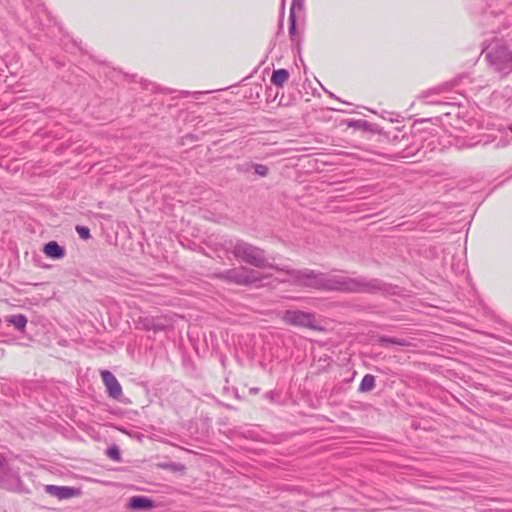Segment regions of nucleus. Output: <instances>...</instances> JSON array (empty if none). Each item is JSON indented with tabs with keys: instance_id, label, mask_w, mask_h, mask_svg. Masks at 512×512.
Instances as JSON below:
<instances>
[{
	"instance_id": "nucleus-29",
	"label": "nucleus",
	"mask_w": 512,
	"mask_h": 512,
	"mask_svg": "<svg viewBox=\"0 0 512 512\" xmlns=\"http://www.w3.org/2000/svg\"><path fill=\"white\" fill-rule=\"evenodd\" d=\"M508 129L510 130V132L512 133V124L508 127Z\"/></svg>"
},
{
	"instance_id": "nucleus-18",
	"label": "nucleus",
	"mask_w": 512,
	"mask_h": 512,
	"mask_svg": "<svg viewBox=\"0 0 512 512\" xmlns=\"http://www.w3.org/2000/svg\"><path fill=\"white\" fill-rule=\"evenodd\" d=\"M106 455L116 461V462H120L121 461V452H120V449L117 445H113L111 447H109L106 451Z\"/></svg>"
},
{
	"instance_id": "nucleus-19",
	"label": "nucleus",
	"mask_w": 512,
	"mask_h": 512,
	"mask_svg": "<svg viewBox=\"0 0 512 512\" xmlns=\"http://www.w3.org/2000/svg\"><path fill=\"white\" fill-rule=\"evenodd\" d=\"M305 0H292L289 15L303 12Z\"/></svg>"
},
{
	"instance_id": "nucleus-13",
	"label": "nucleus",
	"mask_w": 512,
	"mask_h": 512,
	"mask_svg": "<svg viewBox=\"0 0 512 512\" xmlns=\"http://www.w3.org/2000/svg\"><path fill=\"white\" fill-rule=\"evenodd\" d=\"M289 72L284 68L274 70L271 76V83L277 87H282L289 79Z\"/></svg>"
},
{
	"instance_id": "nucleus-1",
	"label": "nucleus",
	"mask_w": 512,
	"mask_h": 512,
	"mask_svg": "<svg viewBox=\"0 0 512 512\" xmlns=\"http://www.w3.org/2000/svg\"><path fill=\"white\" fill-rule=\"evenodd\" d=\"M287 274L299 285L317 290L341 293L386 292L387 284L377 278L350 277L343 274L322 273L310 269H288Z\"/></svg>"
},
{
	"instance_id": "nucleus-5",
	"label": "nucleus",
	"mask_w": 512,
	"mask_h": 512,
	"mask_svg": "<svg viewBox=\"0 0 512 512\" xmlns=\"http://www.w3.org/2000/svg\"><path fill=\"white\" fill-rule=\"evenodd\" d=\"M212 278L228 284L250 285L260 280L257 273L247 267L240 266L212 274Z\"/></svg>"
},
{
	"instance_id": "nucleus-3",
	"label": "nucleus",
	"mask_w": 512,
	"mask_h": 512,
	"mask_svg": "<svg viewBox=\"0 0 512 512\" xmlns=\"http://www.w3.org/2000/svg\"><path fill=\"white\" fill-rule=\"evenodd\" d=\"M483 53L496 72L502 75L512 72V50L507 46L496 43L484 50Z\"/></svg>"
},
{
	"instance_id": "nucleus-21",
	"label": "nucleus",
	"mask_w": 512,
	"mask_h": 512,
	"mask_svg": "<svg viewBox=\"0 0 512 512\" xmlns=\"http://www.w3.org/2000/svg\"><path fill=\"white\" fill-rule=\"evenodd\" d=\"M265 398L271 402H276L280 398V392L276 390H270L265 393Z\"/></svg>"
},
{
	"instance_id": "nucleus-15",
	"label": "nucleus",
	"mask_w": 512,
	"mask_h": 512,
	"mask_svg": "<svg viewBox=\"0 0 512 512\" xmlns=\"http://www.w3.org/2000/svg\"><path fill=\"white\" fill-rule=\"evenodd\" d=\"M375 387V377L371 374H366L358 387L359 392H368Z\"/></svg>"
},
{
	"instance_id": "nucleus-7",
	"label": "nucleus",
	"mask_w": 512,
	"mask_h": 512,
	"mask_svg": "<svg viewBox=\"0 0 512 512\" xmlns=\"http://www.w3.org/2000/svg\"><path fill=\"white\" fill-rule=\"evenodd\" d=\"M22 481L18 473L12 469L6 458L0 454V488L18 491Z\"/></svg>"
},
{
	"instance_id": "nucleus-10",
	"label": "nucleus",
	"mask_w": 512,
	"mask_h": 512,
	"mask_svg": "<svg viewBox=\"0 0 512 512\" xmlns=\"http://www.w3.org/2000/svg\"><path fill=\"white\" fill-rule=\"evenodd\" d=\"M128 506L132 510H149L154 507V501L146 496H133Z\"/></svg>"
},
{
	"instance_id": "nucleus-14",
	"label": "nucleus",
	"mask_w": 512,
	"mask_h": 512,
	"mask_svg": "<svg viewBox=\"0 0 512 512\" xmlns=\"http://www.w3.org/2000/svg\"><path fill=\"white\" fill-rule=\"evenodd\" d=\"M6 320L12 325H14V327L19 331H23L27 325V318L23 314L8 316Z\"/></svg>"
},
{
	"instance_id": "nucleus-9",
	"label": "nucleus",
	"mask_w": 512,
	"mask_h": 512,
	"mask_svg": "<svg viewBox=\"0 0 512 512\" xmlns=\"http://www.w3.org/2000/svg\"><path fill=\"white\" fill-rule=\"evenodd\" d=\"M44 490L50 496L59 500L69 499L79 494V490L74 487L46 485Z\"/></svg>"
},
{
	"instance_id": "nucleus-11",
	"label": "nucleus",
	"mask_w": 512,
	"mask_h": 512,
	"mask_svg": "<svg viewBox=\"0 0 512 512\" xmlns=\"http://www.w3.org/2000/svg\"><path fill=\"white\" fill-rule=\"evenodd\" d=\"M43 252L52 259H61L65 255V249L56 241H50L44 245Z\"/></svg>"
},
{
	"instance_id": "nucleus-17",
	"label": "nucleus",
	"mask_w": 512,
	"mask_h": 512,
	"mask_svg": "<svg viewBox=\"0 0 512 512\" xmlns=\"http://www.w3.org/2000/svg\"><path fill=\"white\" fill-rule=\"evenodd\" d=\"M246 166L247 168L245 169V171H248L249 168L251 167L254 168L255 173L261 177H266L268 175L269 169L266 165L247 163Z\"/></svg>"
},
{
	"instance_id": "nucleus-22",
	"label": "nucleus",
	"mask_w": 512,
	"mask_h": 512,
	"mask_svg": "<svg viewBox=\"0 0 512 512\" xmlns=\"http://www.w3.org/2000/svg\"><path fill=\"white\" fill-rule=\"evenodd\" d=\"M364 124H366V122L362 121V120L349 122V126H352V127H360L361 125H364Z\"/></svg>"
},
{
	"instance_id": "nucleus-16",
	"label": "nucleus",
	"mask_w": 512,
	"mask_h": 512,
	"mask_svg": "<svg viewBox=\"0 0 512 512\" xmlns=\"http://www.w3.org/2000/svg\"><path fill=\"white\" fill-rule=\"evenodd\" d=\"M289 36L292 43L299 44V36L296 32V15H289Z\"/></svg>"
},
{
	"instance_id": "nucleus-4",
	"label": "nucleus",
	"mask_w": 512,
	"mask_h": 512,
	"mask_svg": "<svg viewBox=\"0 0 512 512\" xmlns=\"http://www.w3.org/2000/svg\"><path fill=\"white\" fill-rule=\"evenodd\" d=\"M280 319L286 325L307 328L314 331H323L324 328L319 324L316 315L312 312L298 309H287L280 314Z\"/></svg>"
},
{
	"instance_id": "nucleus-6",
	"label": "nucleus",
	"mask_w": 512,
	"mask_h": 512,
	"mask_svg": "<svg viewBox=\"0 0 512 512\" xmlns=\"http://www.w3.org/2000/svg\"><path fill=\"white\" fill-rule=\"evenodd\" d=\"M136 328L153 333L165 332L172 329L171 320L166 315L143 316L135 322Z\"/></svg>"
},
{
	"instance_id": "nucleus-27",
	"label": "nucleus",
	"mask_w": 512,
	"mask_h": 512,
	"mask_svg": "<svg viewBox=\"0 0 512 512\" xmlns=\"http://www.w3.org/2000/svg\"><path fill=\"white\" fill-rule=\"evenodd\" d=\"M284 7H285V0H282V3H281L282 10H284Z\"/></svg>"
},
{
	"instance_id": "nucleus-23",
	"label": "nucleus",
	"mask_w": 512,
	"mask_h": 512,
	"mask_svg": "<svg viewBox=\"0 0 512 512\" xmlns=\"http://www.w3.org/2000/svg\"><path fill=\"white\" fill-rule=\"evenodd\" d=\"M182 94H183L184 96H189V95H191V93H190L189 91H183V92H182ZM201 94H203V92H193V93H192V95H193V96H195V97H197L198 95H201Z\"/></svg>"
},
{
	"instance_id": "nucleus-8",
	"label": "nucleus",
	"mask_w": 512,
	"mask_h": 512,
	"mask_svg": "<svg viewBox=\"0 0 512 512\" xmlns=\"http://www.w3.org/2000/svg\"><path fill=\"white\" fill-rule=\"evenodd\" d=\"M100 374L109 397L115 400L120 399L122 396V387L115 375L109 370H102Z\"/></svg>"
},
{
	"instance_id": "nucleus-2",
	"label": "nucleus",
	"mask_w": 512,
	"mask_h": 512,
	"mask_svg": "<svg viewBox=\"0 0 512 512\" xmlns=\"http://www.w3.org/2000/svg\"><path fill=\"white\" fill-rule=\"evenodd\" d=\"M222 246L226 251H231L237 260L249 264L253 267L259 269L274 268L277 270L285 271L287 273L288 269L270 264L266 258L265 251L262 248L257 247L242 239L224 240Z\"/></svg>"
},
{
	"instance_id": "nucleus-12",
	"label": "nucleus",
	"mask_w": 512,
	"mask_h": 512,
	"mask_svg": "<svg viewBox=\"0 0 512 512\" xmlns=\"http://www.w3.org/2000/svg\"><path fill=\"white\" fill-rule=\"evenodd\" d=\"M377 343L383 347H388L390 345H396L401 347L411 346L410 340L406 338H398V337H388V336H380L377 338Z\"/></svg>"
},
{
	"instance_id": "nucleus-20",
	"label": "nucleus",
	"mask_w": 512,
	"mask_h": 512,
	"mask_svg": "<svg viewBox=\"0 0 512 512\" xmlns=\"http://www.w3.org/2000/svg\"><path fill=\"white\" fill-rule=\"evenodd\" d=\"M76 231L79 234L80 238H82L84 240L89 239L90 236H91L90 235V230L86 226L77 225L76 226Z\"/></svg>"
},
{
	"instance_id": "nucleus-24",
	"label": "nucleus",
	"mask_w": 512,
	"mask_h": 512,
	"mask_svg": "<svg viewBox=\"0 0 512 512\" xmlns=\"http://www.w3.org/2000/svg\"><path fill=\"white\" fill-rule=\"evenodd\" d=\"M260 389L258 387L250 388V394H257L259 393Z\"/></svg>"
},
{
	"instance_id": "nucleus-28",
	"label": "nucleus",
	"mask_w": 512,
	"mask_h": 512,
	"mask_svg": "<svg viewBox=\"0 0 512 512\" xmlns=\"http://www.w3.org/2000/svg\"><path fill=\"white\" fill-rule=\"evenodd\" d=\"M283 27V24H282V20L280 21V24H279V28L282 29Z\"/></svg>"
},
{
	"instance_id": "nucleus-26",
	"label": "nucleus",
	"mask_w": 512,
	"mask_h": 512,
	"mask_svg": "<svg viewBox=\"0 0 512 512\" xmlns=\"http://www.w3.org/2000/svg\"><path fill=\"white\" fill-rule=\"evenodd\" d=\"M329 96L332 97V98H335L337 100H339V98H337L333 93L329 92Z\"/></svg>"
},
{
	"instance_id": "nucleus-25",
	"label": "nucleus",
	"mask_w": 512,
	"mask_h": 512,
	"mask_svg": "<svg viewBox=\"0 0 512 512\" xmlns=\"http://www.w3.org/2000/svg\"><path fill=\"white\" fill-rule=\"evenodd\" d=\"M473 146H474V144H473V143H468V144L463 145V147H469V148H470V147H473Z\"/></svg>"
}]
</instances>
